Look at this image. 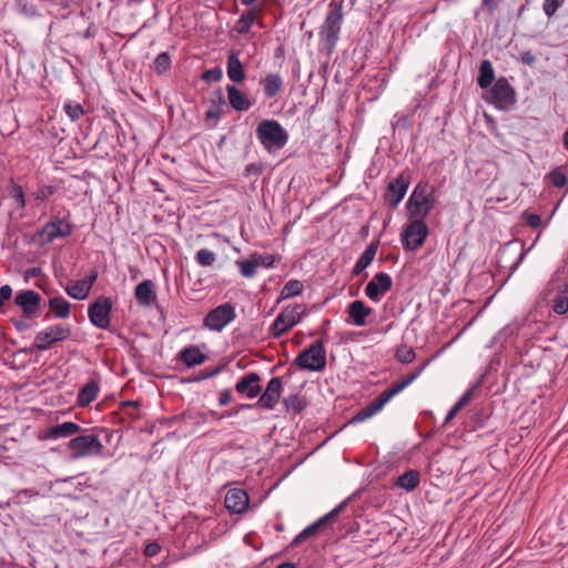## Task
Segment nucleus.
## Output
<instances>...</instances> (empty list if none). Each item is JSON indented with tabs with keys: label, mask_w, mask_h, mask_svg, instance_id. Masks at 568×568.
Masks as SVG:
<instances>
[{
	"label": "nucleus",
	"mask_w": 568,
	"mask_h": 568,
	"mask_svg": "<svg viewBox=\"0 0 568 568\" xmlns=\"http://www.w3.org/2000/svg\"><path fill=\"white\" fill-rule=\"evenodd\" d=\"M343 20V1L332 0L328 3L325 19L318 31L320 41L328 54H331L336 48Z\"/></svg>",
	"instance_id": "f257e3e1"
},
{
	"label": "nucleus",
	"mask_w": 568,
	"mask_h": 568,
	"mask_svg": "<svg viewBox=\"0 0 568 568\" xmlns=\"http://www.w3.org/2000/svg\"><path fill=\"white\" fill-rule=\"evenodd\" d=\"M435 187L428 182L417 183L406 203L409 216L425 220L435 207Z\"/></svg>",
	"instance_id": "f03ea898"
},
{
	"label": "nucleus",
	"mask_w": 568,
	"mask_h": 568,
	"mask_svg": "<svg viewBox=\"0 0 568 568\" xmlns=\"http://www.w3.org/2000/svg\"><path fill=\"white\" fill-rule=\"evenodd\" d=\"M256 138L267 152L283 149L288 141V133L276 120H263L256 126Z\"/></svg>",
	"instance_id": "7ed1b4c3"
},
{
	"label": "nucleus",
	"mask_w": 568,
	"mask_h": 568,
	"mask_svg": "<svg viewBox=\"0 0 568 568\" xmlns=\"http://www.w3.org/2000/svg\"><path fill=\"white\" fill-rule=\"evenodd\" d=\"M71 459H82L89 457H100L103 455L104 446L99 436L93 433H87L73 437L68 443Z\"/></svg>",
	"instance_id": "20e7f679"
},
{
	"label": "nucleus",
	"mask_w": 568,
	"mask_h": 568,
	"mask_svg": "<svg viewBox=\"0 0 568 568\" xmlns=\"http://www.w3.org/2000/svg\"><path fill=\"white\" fill-rule=\"evenodd\" d=\"M295 364L301 369L323 372L326 367V349L322 341L312 343L295 358Z\"/></svg>",
	"instance_id": "39448f33"
},
{
	"label": "nucleus",
	"mask_w": 568,
	"mask_h": 568,
	"mask_svg": "<svg viewBox=\"0 0 568 568\" xmlns=\"http://www.w3.org/2000/svg\"><path fill=\"white\" fill-rule=\"evenodd\" d=\"M305 314L306 308L303 304L288 305L284 307L272 323L270 333L275 338L281 337L288 329L298 324Z\"/></svg>",
	"instance_id": "423d86ee"
},
{
	"label": "nucleus",
	"mask_w": 568,
	"mask_h": 568,
	"mask_svg": "<svg viewBox=\"0 0 568 568\" xmlns=\"http://www.w3.org/2000/svg\"><path fill=\"white\" fill-rule=\"evenodd\" d=\"M400 234V241L405 250L416 251L425 242L428 235V226L424 219L413 217Z\"/></svg>",
	"instance_id": "0eeeda50"
},
{
	"label": "nucleus",
	"mask_w": 568,
	"mask_h": 568,
	"mask_svg": "<svg viewBox=\"0 0 568 568\" xmlns=\"http://www.w3.org/2000/svg\"><path fill=\"white\" fill-rule=\"evenodd\" d=\"M236 317L233 304L226 302L211 310L204 317L203 325L210 331L221 332Z\"/></svg>",
	"instance_id": "6e6552de"
},
{
	"label": "nucleus",
	"mask_w": 568,
	"mask_h": 568,
	"mask_svg": "<svg viewBox=\"0 0 568 568\" xmlns=\"http://www.w3.org/2000/svg\"><path fill=\"white\" fill-rule=\"evenodd\" d=\"M71 334L68 325L57 324L40 331L33 341V347L39 351L49 349L54 343L67 339Z\"/></svg>",
	"instance_id": "1a4fd4ad"
},
{
	"label": "nucleus",
	"mask_w": 568,
	"mask_h": 568,
	"mask_svg": "<svg viewBox=\"0 0 568 568\" xmlns=\"http://www.w3.org/2000/svg\"><path fill=\"white\" fill-rule=\"evenodd\" d=\"M73 231L69 220L64 217L54 219L43 225L38 232V239L41 244H49L57 239H64Z\"/></svg>",
	"instance_id": "9d476101"
},
{
	"label": "nucleus",
	"mask_w": 568,
	"mask_h": 568,
	"mask_svg": "<svg viewBox=\"0 0 568 568\" xmlns=\"http://www.w3.org/2000/svg\"><path fill=\"white\" fill-rule=\"evenodd\" d=\"M347 500L342 501L336 507H334L329 513L322 516L313 524L304 528L298 535L294 537L291 542L292 547L298 546L302 542L306 541L308 538L315 536L321 529H323L329 521L335 519L346 507Z\"/></svg>",
	"instance_id": "9b49d317"
},
{
	"label": "nucleus",
	"mask_w": 568,
	"mask_h": 568,
	"mask_svg": "<svg viewBox=\"0 0 568 568\" xmlns=\"http://www.w3.org/2000/svg\"><path fill=\"white\" fill-rule=\"evenodd\" d=\"M496 108L507 110L516 103V91L505 77L495 81L490 89Z\"/></svg>",
	"instance_id": "f8f14e48"
},
{
	"label": "nucleus",
	"mask_w": 568,
	"mask_h": 568,
	"mask_svg": "<svg viewBox=\"0 0 568 568\" xmlns=\"http://www.w3.org/2000/svg\"><path fill=\"white\" fill-rule=\"evenodd\" d=\"M111 311L112 301L109 297L100 296L95 302L89 305L88 316L92 325L101 329H106L110 326Z\"/></svg>",
	"instance_id": "ddd939ff"
},
{
	"label": "nucleus",
	"mask_w": 568,
	"mask_h": 568,
	"mask_svg": "<svg viewBox=\"0 0 568 568\" xmlns=\"http://www.w3.org/2000/svg\"><path fill=\"white\" fill-rule=\"evenodd\" d=\"M410 184V176L407 172H400L387 186L384 194L385 201L393 207L404 199L408 186Z\"/></svg>",
	"instance_id": "4468645a"
},
{
	"label": "nucleus",
	"mask_w": 568,
	"mask_h": 568,
	"mask_svg": "<svg viewBox=\"0 0 568 568\" xmlns=\"http://www.w3.org/2000/svg\"><path fill=\"white\" fill-rule=\"evenodd\" d=\"M393 285V280L389 274L379 272L367 283L365 287V295L373 302L378 303L385 293H387Z\"/></svg>",
	"instance_id": "2eb2a0df"
},
{
	"label": "nucleus",
	"mask_w": 568,
	"mask_h": 568,
	"mask_svg": "<svg viewBox=\"0 0 568 568\" xmlns=\"http://www.w3.org/2000/svg\"><path fill=\"white\" fill-rule=\"evenodd\" d=\"M282 390H283L282 378L281 377L271 378L266 385V388L264 389V392L260 396L258 400L256 402L255 406L265 408V409H273L281 398Z\"/></svg>",
	"instance_id": "dca6fc26"
},
{
	"label": "nucleus",
	"mask_w": 568,
	"mask_h": 568,
	"mask_svg": "<svg viewBox=\"0 0 568 568\" xmlns=\"http://www.w3.org/2000/svg\"><path fill=\"white\" fill-rule=\"evenodd\" d=\"M41 296L33 290H22L16 294L14 303L27 317L34 316L41 305Z\"/></svg>",
	"instance_id": "f3484780"
},
{
	"label": "nucleus",
	"mask_w": 568,
	"mask_h": 568,
	"mask_svg": "<svg viewBox=\"0 0 568 568\" xmlns=\"http://www.w3.org/2000/svg\"><path fill=\"white\" fill-rule=\"evenodd\" d=\"M260 383L261 376L255 372H251L245 374L237 381V383L235 384V390L240 395L248 399H252L255 398L262 390V386Z\"/></svg>",
	"instance_id": "a211bd4d"
},
{
	"label": "nucleus",
	"mask_w": 568,
	"mask_h": 568,
	"mask_svg": "<svg viewBox=\"0 0 568 568\" xmlns=\"http://www.w3.org/2000/svg\"><path fill=\"white\" fill-rule=\"evenodd\" d=\"M224 504L230 513L242 514L247 510L250 498L245 490L232 488L226 493Z\"/></svg>",
	"instance_id": "6ab92c4d"
},
{
	"label": "nucleus",
	"mask_w": 568,
	"mask_h": 568,
	"mask_svg": "<svg viewBox=\"0 0 568 568\" xmlns=\"http://www.w3.org/2000/svg\"><path fill=\"white\" fill-rule=\"evenodd\" d=\"M98 278V273H93L90 276L82 278L80 281L72 282L68 284L64 290L69 296L74 300L83 301L88 297L91 287L95 283Z\"/></svg>",
	"instance_id": "aec40b11"
},
{
	"label": "nucleus",
	"mask_w": 568,
	"mask_h": 568,
	"mask_svg": "<svg viewBox=\"0 0 568 568\" xmlns=\"http://www.w3.org/2000/svg\"><path fill=\"white\" fill-rule=\"evenodd\" d=\"M134 296L139 305L150 307L156 301L154 283L151 280H144L139 283L134 290Z\"/></svg>",
	"instance_id": "412c9836"
},
{
	"label": "nucleus",
	"mask_w": 568,
	"mask_h": 568,
	"mask_svg": "<svg viewBox=\"0 0 568 568\" xmlns=\"http://www.w3.org/2000/svg\"><path fill=\"white\" fill-rule=\"evenodd\" d=\"M81 430L80 425L73 422H64L62 424L53 425L47 428L44 437L47 439H59V438H68L75 434H79Z\"/></svg>",
	"instance_id": "4be33fe9"
},
{
	"label": "nucleus",
	"mask_w": 568,
	"mask_h": 568,
	"mask_svg": "<svg viewBox=\"0 0 568 568\" xmlns=\"http://www.w3.org/2000/svg\"><path fill=\"white\" fill-rule=\"evenodd\" d=\"M226 73L232 82H242L245 79L243 63L240 60V51L232 50L227 54Z\"/></svg>",
	"instance_id": "5701e85b"
},
{
	"label": "nucleus",
	"mask_w": 568,
	"mask_h": 568,
	"mask_svg": "<svg viewBox=\"0 0 568 568\" xmlns=\"http://www.w3.org/2000/svg\"><path fill=\"white\" fill-rule=\"evenodd\" d=\"M227 99L230 105L239 112L247 111L252 106V101L241 90H239L235 85H226Z\"/></svg>",
	"instance_id": "b1692460"
},
{
	"label": "nucleus",
	"mask_w": 568,
	"mask_h": 568,
	"mask_svg": "<svg viewBox=\"0 0 568 568\" xmlns=\"http://www.w3.org/2000/svg\"><path fill=\"white\" fill-rule=\"evenodd\" d=\"M387 403L388 399L384 396L383 393H381L372 403L358 410L352 418L351 423H362L373 417L375 414L382 410Z\"/></svg>",
	"instance_id": "393cba45"
},
{
	"label": "nucleus",
	"mask_w": 568,
	"mask_h": 568,
	"mask_svg": "<svg viewBox=\"0 0 568 568\" xmlns=\"http://www.w3.org/2000/svg\"><path fill=\"white\" fill-rule=\"evenodd\" d=\"M373 313V310L365 305L361 300L353 301L347 307V314L356 326H364L366 317Z\"/></svg>",
	"instance_id": "a878e982"
},
{
	"label": "nucleus",
	"mask_w": 568,
	"mask_h": 568,
	"mask_svg": "<svg viewBox=\"0 0 568 568\" xmlns=\"http://www.w3.org/2000/svg\"><path fill=\"white\" fill-rule=\"evenodd\" d=\"M425 365L419 367L417 371L409 373L408 375L402 377L400 379L394 382L387 389L383 392L384 396L388 399V402L403 392L407 386H409L423 372Z\"/></svg>",
	"instance_id": "bb28decb"
},
{
	"label": "nucleus",
	"mask_w": 568,
	"mask_h": 568,
	"mask_svg": "<svg viewBox=\"0 0 568 568\" xmlns=\"http://www.w3.org/2000/svg\"><path fill=\"white\" fill-rule=\"evenodd\" d=\"M425 365L419 367L417 371L409 373L408 375L402 377L400 379L394 382L387 389L383 392L384 396L388 399V402L403 392L407 386H409L423 372Z\"/></svg>",
	"instance_id": "cd10ccee"
},
{
	"label": "nucleus",
	"mask_w": 568,
	"mask_h": 568,
	"mask_svg": "<svg viewBox=\"0 0 568 568\" xmlns=\"http://www.w3.org/2000/svg\"><path fill=\"white\" fill-rule=\"evenodd\" d=\"M425 365L419 367L417 371L409 373L408 375L402 377L400 379L394 382L387 389L383 392L384 396L388 399V402L403 392L407 386H409L423 372Z\"/></svg>",
	"instance_id": "c85d7f7f"
},
{
	"label": "nucleus",
	"mask_w": 568,
	"mask_h": 568,
	"mask_svg": "<svg viewBox=\"0 0 568 568\" xmlns=\"http://www.w3.org/2000/svg\"><path fill=\"white\" fill-rule=\"evenodd\" d=\"M261 84L263 87L264 95L267 99H273L283 90L284 81L282 75L278 73H267L261 80Z\"/></svg>",
	"instance_id": "c756f323"
},
{
	"label": "nucleus",
	"mask_w": 568,
	"mask_h": 568,
	"mask_svg": "<svg viewBox=\"0 0 568 568\" xmlns=\"http://www.w3.org/2000/svg\"><path fill=\"white\" fill-rule=\"evenodd\" d=\"M378 245L379 242L374 241L365 248V251L362 253V255L355 263V266L352 271V276H358L365 268H367L371 265L377 253Z\"/></svg>",
	"instance_id": "7c9ffc66"
},
{
	"label": "nucleus",
	"mask_w": 568,
	"mask_h": 568,
	"mask_svg": "<svg viewBox=\"0 0 568 568\" xmlns=\"http://www.w3.org/2000/svg\"><path fill=\"white\" fill-rule=\"evenodd\" d=\"M99 393V384L94 379H90L85 383V385L79 390L78 394V405L81 407L89 406L95 398Z\"/></svg>",
	"instance_id": "2f4dec72"
},
{
	"label": "nucleus",
	"mask_w": 568,
	"mask_h": 568,
	"mask_svg": "<svg viewBox=\"0 0 568 568\" xmlns=\"http://www.w3.org/2000/svg\"><path fill=\"white\" fill-rule=\"evenodd\" d=\"M180 359L187 367H194L201 365L206 359V356L197 346H189L181 351Z\"/></svg>",
	"instance_id": "473e14b6"
},
{
	"label": "nucleus",
	"mask_w": 568,
	"mask_h": 568,
	"mask_svg": "<svg viewBox=\"0 0 568 568\" xmlns=\"http://www.w3.org/2000/svg\"><path fill=\"white\" fill-rule=\"evenodd\" d=\"M495 71L489 60H483L479 65V75L477 78V84L480 89H487L495 82Z\"/></svg>",
	"instance_id": "72a5a7b5"
},
{
	"label": "nucleus",
	"mask_w": 568,
	"mask_h": 568,
	"mask_svg": "<svg viewBox=\"0 0 568 568\" xmlns=\"http://www.w3.org/2000/svg\"><path fill=\"white\" fill-rule=\"evenodd\" d=\"M419 473L415 469H409L397 478L396 486L406 491H412L419 485Z\"/></svg>",
	"instance_id": "f704fd0d"
},
{
	"label": "nucleus",
	"mask_w": 568,
	"mask_h": 568,
	"mask_svg": "<svg viewBox=\"0 0 568 568\" xmlns=\"http://www.w3.org/2000/svg\"><path fill=\"white\" fill-rule=\"evenodd\" d=\"M552 311L558 315L568 313V282L560 288L552 300Z\"/></svg>",
	"instance_id": "c9c22d12"
},
{
	"label": "nucleus",
	"mask_w": 568,
	"mask_h": 568,
	"mask_svg": "<svg viewBox=\"0 0 568 568\" xmlns=\"http://www.w3.org/2000/svg\"><path fill=\"white\" fill-rule=\"evenodd\" d=\"M49 307L59 318H67L70 315V303L62 296L49 300Z\"/></svg>",
	"instance_id": "e433bc0d"
},
{
	"label": "nucleus",
	"mask_w": 568,
	"mask_h": 568,
	"mask_svg": "<svg viewBox=\"0 0 568 568\" xmlns=\"http://www.w3.org/2000/svg\"><path fill=\"white\" fill-rule=\"evenodd\" d=\"M260 260L261 257L258 254H253L248 260L236 261L242 276L246 278L253 277L256 273V268L260 266Z\"/></svg>",
	"instance_id": "4c0bfd02"
},
{
	"label": "nucleus",
	"mask_w": 568,
	"mask_h": 568,
	"mask_svg": "<svg viewBox=\"0 0 568 568\" xmlns=\"http://www.w3.org/2000/svg\"><path fill=\"white\" fill-rule=\"evenodd\" d=\"M255 21V12L253 10L244 11L240 19L236 21L234 26V31L240 34H247Z\"/></svg>",
	"instance_id": "58836bf2"
},
{
	"label": "nucleus",
	"mask_w": 568,
	"mask_h": 568,
	"mask_svg": "<svg viewBox=\"0 0 568 568\" xmlns=\"http://www.w3.org/2000/svg\"><path fill=\"white\" fill-rule=\"evenodd\" d=\"M304 285L298 280H290L283 286L278 302L300 295L303 292Z\"/></svg>",
	"instance_id": "ea45409f"
},
{
	"label": "nucleus",
	"mask_w": 568,
	"mask_h": 568,
	"mask_svg": "<svg viewBox=\"0 0 568 568\" xmlns=\"http://www.w3.org/2000/svg\"><path fill=\"white\" fill-rule=\"evenodd\" d=\"M225 104L224 97L221 91L216 93V100H212L211 105L209 106L205 116L206 120H213L217 122L222 116V106Z\"/></svg>",
	"instance_id": "a19ab883"
},
{
	"label": "nucleus",
	"mask_w": 568,
	"mask_h": 568,
	"mask_svg": "<svg viewBox=\"0 0 568 568\" xmlns=\"http://www.w3.org/2000/svg\"><path fill=\"white\" fill-rule=\"evenodd\" d=\"M172 60L168 52H161L153 61V70L156 74H164L171 69Z\"/></svg>",
	"instance_id": "79ce46f5"
},
{
	"label": "nucleus",
	"mask_w": 568,
	"mask_h": 568,
	"mask_svg": "<svg viewBox=\"0 0 568 568\" xmlns=\"http://www.w3.org/2000/svg\"><path fill=\"white\" fill-rule=\"evenodd\" d=\"M195 262L203 267L212 266L216 261V254L207 248H201L194 256Z\"/></svg>",
	"instance_id": "37998d69"
},
{
	"label": "nucleus",
	"mask_w": 568,
	"mask_h": 568,
	"mask_svg": "<svg viewBox=\"0 0 568 568\" xmlns=\"http://www.w3.org/2000/svg\"><path fill=\"white\" fill-rule=\"evenodd\" d=\"M283 404L287 410L300 413L304 409L305 403L298 394L288 395L283 399Z\"/></svg>",
	"instance_id": "c03bdc74"
},
{
	"label": "nucleus",
	"mask_w": 568,
	"mask_h": 568,
	"mask_svg": "<svg viewBox=\"0 0 568 568\" xmlns=\"http://www.w3.org/2000/svg\"><path fill=\"white\" fill-rule=\"evenodd\" d=\"M63 109L72 121L79 120L84 114V110L79 103L68 102L64 104Z\"/></svg>",
	"instance_id": "a18cd8bd"
},
{
	"label": "nucleus",
	"mask_w": 568,
	"mask_h": 568,
	"mask_svg": "<svg viewBox=\"0 0 568 568\" xmlns=\"http://www.w3.org/2000/svg\"><path fill=\"white\" fill-rule=\"evenodd\" d=\"M10 196L13 199L14 203L18 207L24 209L26 207V197L24 192L21 185L19 184H12L10 190Z\"/></svg>",
	"instance_id": "49530a36"
},
{
	"label": "nucleus",
	"mask_w": 568,
	"mask_h": 568,
	"mask_svg": "<svg viewBox=\"0 0 568 568\" xmlns=\"http://www.w3.org/2000/svg\"><path fill=\"white\" fill-rule=\"evenodd\" d=\"M550 183L556 187H564L567 183V178L564 171L555 169L548 174Z\"/></svg>",
	"instance_id": "de8ad7c7"
},
{
	"label": "nucleus",
	"mask_w": 568,
	"mask_h": 568,
	"mask_svg": "<svg viewBox=\"0 0 568 568\" xmlns=\"http://www.w3.org/2000/svg\"><path fill=\"white\" fill-rule=\"evenodd\" d=\"M396 358L404 364L412 363L415 358V352L412 347L400 346L397 348Z\"/></svg>",
	"instance_id": "09e8293b"
},
{
	"label": "nucleus",
	"mask_w": 568,
	"mask_h": 568,
	"mask_svg": "<svg viewBox=\"0 0 568 568\" xmlns=\"http://www.w3.org/2000/svg\"><path fill=\"white\" fill-rule=\"evenodd\" d=\"M564 2L565 0H544L542 10L548 18H551Z\"/></svg>",
	"instance_id": "8fccbe9b"
},
{
	"label": "nucleus",
	"mask_w": 568,
	"mask_h": 568,
	"mask_svg": "<svg viewBox=\"0 0 568 568\" xmlns=\"http://www.w3.org/2000/svg\"><path fill=\"white\" fill-rule=\"evenodd\" d=\"M55 193V187L51 185H41L36 190L32 195L36 200L43 201Z\"/></svg>",
	"instance_id": "3c124183"
},
{
	"label": "nucleus",
	"mask_w": 568,
	"mask_h": 568,
	"mask_svg": "<svg viewBox=\"0 0 568 568\" xmlns=\"http://www.w3.org/2000/svg\"><path fill=\"white\" fill-rule=\"evenodd\" d=\"M223 77V71L220 67L209 69L203 72L202 80L206 82H219Z\"/></svg>",
	"instance_id": "603ef678"
},
{
	"label": "nucleus",
	"mask_w": 568,
	"mask_h": 568,
	"mask_svg": "<svg viewBox=\"0 0 568 568\" xmlns=\"http://www.w3.org/2000/svg\"><path fill=\"white\" fill-rule=\"evenodd\" d=\"M481 379L473 384L464 394L463 396L457 400L459 405L465 407L474 397L475 390L480 386Z\"/></svg>",
	"instance_id": "864d4df0"
},
{
	"label": "nucleus",
	"mask_w": 568,
	"mask_h": 568,
	"mask_svg": "<svg viewBox=\"0 0 568 568\" xmlns=\"http://www.w3.org/2000/svg\"><path fill=\"white\" fill-rule=\"evenodd\" d=\"M12 296V288L10 285L6 284L0 287V307L9 301Z\"/></svg>",
	"instance_id": "5fc2aeb1"
},
{
	"label": "nucleus",
	"mask_w": 568,
	"mask_h": 568,
	"mask_svg": "<svg viewBox=\"0 0 568 568\" xmlns=\"http://www.w3.org/2000/svg\"><path fill=\"white\" fill-rule=\"evenodd\" d=\"M519 61L526 65L532 67L536 62V57L531 51H524L519 55Z\"/></svg>",
	"instance_id": "6e6d98bb"
},
{
	"label": "nucleus",
	"mask_w": 568,
	"mask_h": 568,
	"mask_svg": "<svg viewBox=\"0 0 568 568\" xmlns=\"http://www.w3.org/2000/svg\"><path fill=\"white\" fill-rule=\"evenodd\" d=\"M161 550V546L155 542V541H152V542H149L145 548H144V555L146 557H154L155 555H158Z\"/></svg>",
	"instance_id": "4d7b16f0"
},
{
	"label": "nucleus",
	"mask_w": 568,
	"mask_h": 568,
	"mask_svg": "<svg viewBox=\"0 0 568 568\" xmlns=\"http://www.w3.org/2000/svg\"><path fill=\"white\" fill-rule=\"evenodd\" d=\"M500 2L501 0H481V7L493 14Z\"/></svg>",
	"instance_id": "13d9d810"
},
{
	"label": "nucleus",
	"mask_w": 568,
	"mask_h": 568,
	"mask_svg": "<svg viewBox=\"0 0 568 568\" xmlns=\"http://www.w3.org/2000/svg\"><path fill=\"white\" fill-rule=\"evenodd\" d=\"M232 399V392L231 389L226 388L220 392L219 396V404L221 406H226Z\"/></svg>",
	"instance_id": "bf43d9fd"
},
{
	"label": "nucleus",
	"mask_w": 568,
	"mask_h": 568,
	"mask_svg": "<svg viewBox=\"0 0 568 568\" xmlns=\"http://www.w3.org/2000/svg\"><path fill=\"white\" fill-rule=\"evenodd\" d=\"M526 222H527V224H528L529 226H531V227L536 229V227L540 226V224H541V217H540L538 214H534V213H531V214H528V215L526 216Z\"/></svg>",
	"instance_id": "052dcab7"
},
{
	"label": "nucleus",
	"mask_w": 568,
	"mask_h": 568,
	"mask_svg": "<svg viewBox=\"0 0 568 568\" xmlns=\"http://www.w3.org/2000/svg\"><path fill=\"white\" fill-rule=\"evenodd\" d=\"M260 266L264 265L265 267H272L275 262L274 256L271 254L260 255Z\"/></svg>",
	"instance_id": "680f3d73"
},
{
	"label": "nucleus",
	"mask_w": 568,
	"mask_h": 568,
	"mask_svg": "<svg viewBox=\"0 0 568 568\" xmlns=\"http://www.w3.org/2000/svg\"><path fill=\"white\" fill-rule=\"evenodd\" d=\"M253 405L251 404H242L240 405L239 408L236 409H233V410H226L224 412V414L222 415V417H232V416H235L239 414L240 410H243V409H248V408H252Z\"/></svg>",
	"instance_id": "e2e57ef3"
},
{
	"label": "nucleus",
	"mask_w": 568,
	"mask_h": 568,
	"mask_svg": "<svg viewBox=\"0 0 568 568\" xmlns=\"http://www.w3.org/2000/svg\"><path fill=\"white\" fill-rule=\"evenodd\" d=\"M260 172H261L260 168L255 164H250L245 168L246 175H250V174L257 175V174H260Z\"/></svg>",
	"instance_id": "0e129e2a"
},
{
	"label": "nucleus",
	"mask_w": 568,
	"mask_h": 568,
	"mask_svg": "<svg viewBox=\"0 0 568 568\" xmlns=\"http://www.w3.org/2000/svg\"><path fill=\"white\" fill-rule=\"evenodd\" d=\"M526 253H527V251L524 248V245H521V251L519 253V256H518L517 261L513 265L514 270H516L518 267V265L521 263V261L524 260Z\"/></svg>",
	"instance_id": "69168bd1"
},
{
	"label": "nucleus",
	"mask_w": 568,
	"mask_h": 568,
	"mask_svg": "<svg viewBox=\"0 0 568 568\" xmlns=\"http://www.w3.org/2000/svg\"><path fill=\"white\" fill-rule=\"evenodd\" d=\"M456 415L457 414H455L453 410L449 409V412L447 413V415L445 417L444 426H446L452 419H454Z\"/></svg>",
	"instance_id": "338daca9"
},
{
	"label": "nucleus",
	"mask_w": 568,
	"mask_h": 568,
	"mask_svg": "<svg viewBox=\"0 0 568 568\" xmlns=\"http://www.w3.org/2000/svg\"><path fill=\"white\" fill-rule=\"evenodd\" d=\"M276 568H296V567L294 566V564L284 562V564L278 565Z\"/></svg>",
	"instance_id": "774afa93"
}]
</instances>
